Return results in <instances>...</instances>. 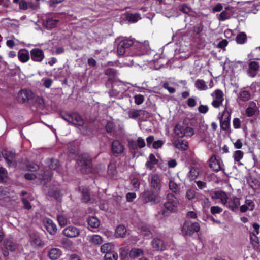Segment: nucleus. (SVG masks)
I'll return each instance as SVG.
<instances>
[{
    "instance_id": "46",
    "label": "nucleus",
    "mask_w": 260,
    "mask_h": 260,
    "mask_svg": "<svg viewBox=\"0 0 260 260\" xmlns=\"http://www.w3.org/2000/svg\"><path fill=\"white\" fill-rule=\"evenodd\" d=\"M196 87L199 90H206L207 86L203 80H197L195 83Z\"/></svg>"
},
{
    "instance_id": "64",
    "label": "nucleus",
    "mask_w": 260,
    "mask_h": 260,
    "mask_svg": "<svg viewBox=\"0 0 260 260\" xmlns=\"http://www.w3.org/2000/svg\"><path fill=\"white\" fill-rule=\"evenodd\" d=\"M19 5V8L21 9L26 10L28 8V4L25 0H21Z\"/></svg>"
},
{
    "instance_id": "2",
    "label": "nucleus",
    "mask_w": 260,
    "mask_h": 260,
    "mask_svg": "<svg viewBox=\"0 0 260 260\" xmlns=\"http://www.w3.org/2000/svg\"><path fill=\"white\" fill-rule=\"evenodd\" d=\"M37 168H38V166L35 164L27 165V169L31 170V172L30 173H26L25 178L30 180H33L37 178L39 180L44 181H48L51 179L52 173L50 170H47L44 171L42 173L37 174L32 171L36 170Z\"/></svg>"
},
{
    "instance_id": "40",
    "label": "nucleus",
    "mask_w": 260,
    "mask_h": 260,
    "mask_svg": "<svg viewBox=\"0 0 260 260\" xmlns=\"http://www.w3.org/2000/svg\"><path fill=\"white\" fill-rule=\"evenodd\" d=\"M126 20L132 23H135L141 19L140 15L138 13H128L126 16Z\"/></svg>"
},
{
    "instance_id": "56",
    "label": "nucleus",
    "mask_w": 260,
    "mask_h": 260,
    "mask_svg": "<svg viewBox=\"0 0 260 260\" xmlns=\"http://www.w3.org/2000/svg\"><path fill=\"white\" fill-rule=\"evenodd\" d=\"M134 99L135 103L137 105H140L143 102L144 100V98L143 95L137 94L135 95Z\"/></svg>"
},
{
    "instance_id": "5",
    "label": "nucleus",
    "mask_w": 260,
    "mask_h": 260,
    "mask_svg": "<svg viewBox=\"0 0 260 260\" xmlns=\"http://www.w3.org/2000/svg\"><path fill=\"white\" fill-rule=\"evenodd\" d=\"M174 132L175 135L179 138H182L184 136L190 137L194 133L192 128L183 123L176 124L174 128Z\"/></svg>"
},
{
    "instance_id": "28",
    "label": "nucleus",
    "mask_w": 260,
    "mask_h": 260,
    "mask_svg": "<svg viewBox=\"0 0 260 260\" xmlns=\"http://www.w3.org/2000/svg\"><path fill=\"white\" fill-rule=\"evenodd\" d=\"M18 58L22 62H26L30 59L29 52L27 50H20L18 52Z\"/></svg>"
},
{
    "instance_id": "14",
    "label": "nucleus",
    "mask_w": 260,
    "mask_h": 260,
    "mask_svg": "<svg viewBox=\"0 0 260 260\" xmlns=\"http://www.w3.org/2000/svg\"><path fill=\"white\" fill-rule=\"evenodd\" d=\"M80 231L78 228L73 226H69L63 231V235L68 237L75 238L80 235Z\"/></svg>"
},
{
    "instance_id": "59",
    "label": "nucleus",
    "mask_w": 260,
    "mask_h": 260,
    "mask_svg": "<svg viewBox=\"0 0 260 260\" xmlns=\"http://www.w3.org/2000/svg\"><path fill=\"white\" fill-rule=\"evenodd\" d=\"M137 148H142L145 147V142L144 140L142 137H139L137 141Z\"/></svg>"
},
{
    "instance_id": "62",
    "label": "nucleus",
    "mask_w": 260,
    "mask_h": 260,
    "mask_svg": "<svg viewBox=\"0 0 260 260\" xmlns=\"http://www.w3.org/2000/svg\"><path fill=\"white\" fill-rule=\"evenodd\" d=\"M233 126L235 128L238 129L241 127V121L238 118H235L233 121Z\"/></svg>"
},
{
    "instance_id": "23",
    "label": "nucleus",
    "mask_w": 260,
    "mask_h": 260,
    "mask_svg": "<svg viewBox=\"0 0 260 260\" xmlns=\"http://www.w3.org/2000/svg\"><path fill=\"white\" fill-rule=\"evenodd\" d=\"M44 222L46 230L50 234L53 235L56 233L57 228L52 220L46 218L44 220Z\"/></svg>"
},
{
    "instance_id": "63",
    "label": "nucleus",
    "mask_w": 260,
    "mask_h": 260,
    "mask_svg": "<svg viewBox=\"0 0 260 260\" xmlns=\"http://www.w3.org/2000/svg\"><path fill=\"white\" fill-rule=\"evenodd\" d=\"M228 44V42L226 40H222L220 41L217 45V47L221 49L224 48Z\"/></svg>"
},
{
    "instance_id": "8",
    "label": "nucleus",
    "mask_w": 260,
    "mask_h": 260,
    "mask_svg": "<svg viewBox=\"0 0 260 260\" xmlns=\"http://www.w3.org/2000/svg\"><path fill=\"white\" fill-rule=\"evenodd\" d=\"M199 230L200 225L198 223L191 222L189 221H186L182 228L183 232L187 235H191Z\"/></svg>"
},
{
    "instance_id": "32",
    "label": "nucleus",
    "mask_w": 260,
    "mask_h": 260,
    "mask_svg": "<svg viewBox=\"0 0 260 260\" xmlns=\"http://www.w3.org/2000/svg\"><path fill=\"white\" fill-rule=\"evenodd\" d=\"M114 245L111 243H107L102 245L101 247V251L105 255L113 251Z\"/></svg>"
},
{
    "instance_id": "52",
    "label": "nucleus",
    "mask_w": 260,
    "mask_h": 260,
    "mask_svg": "<svg viewBox=\"0 0 260 260\" xmlns=\"http://www.w3.org/2000/svg\"><path fill=\"white\" fill-rule=\"evenodd\" d=\"M169 188L175 193L178 191V186L174 181L170 180L169 184Z\"/></svg>"
},
{
    "instance_id": "11",
    "label": "nucleus",
    "mask_w": 260,
    "mask_h": 260,
    "mask_svg": "<svg viewBox=\"0 0 260 260\" xmlns=\"http://www.w3.org/2000/svg\"><path fill=\"white\" fill-rule=\"evenodd\" d=\"M214 99L212 101V106L215 108H218L224 101V94L223 91L220 89H216L214 92Z\"/></svg>"
},
{
    "instance_id": "6",
    "label": "nucleus",
    "mask_w": 260,
    "mask_h": 260,
    "mask_svg": "<svg viewBox=\"0 0 260 260\" xmlns=\"http://www.w3.org/2000/svg\"><path fill=\"white\" fill-rule=\"evenodd\" d=\"M162 177L158 174H153L149 176V183L151 188L154 191H159L161 188Z\"/></svg>"
},
{
    "instance_id": "9",
    "label": "nucleus",
    "mask_w": 260,
    "mask_h": 260,
    "mask_svg": "<svg viewBox=\"0 0 260 260\" xmlns=\"http://www.w3.org/2000/svg\"><path fill=\"white\" fill-rule=\"evenodd\" d=\"M142 198L145 203L152 202L156 204L159 201L158 191H145L142 194Z\"/></svg>"
},
{
    "instance_id": "45",
    "label": "nucleus",
    "mask_w": 260,
    "mask_h": 260,
    "mask_svg": "<svg viewBox=\"0 0 260 260\" xmlns=\"http://www.w3.org/2000/svg\"><path fill=\"white\" fill-rule=\"evenodd\" d=\"M5 248L7 250H9L11 252L15 251L18 248V246L16 244L13 242L8 241L5 244Z\"/></svg>"
},
{
    "instance_id": "17",
    "label": "nucleus",
    "mask_w": 260,
    "mask_h": 260,
    "mask_svg": "<svg viewBox=\"0 0 260 260\" xmlns=\"http://www.w3.org/2000/svg\"><path fill=\"white\" fill-rule=\"evenodd\" d=\"M248 66V74L249 76L252 78L255 77L260 68L259 62L256 61H251L249 63Z\"/></svg>"
},
{
    "instance_id": "13",
    "label": "nucleus",
    "mask_w": 260,
    "mask_h": 260,
    "mask_svg": "<svg viewBox=\"0 0 260 260\" xmlns=\"http://www.w3.org/2000/svg\"><path fill=\"white\" fill-rule=\"evenodd\" d=\"M30 58L36 62H41L44 58L43 51L39 48H34L30 51Z\"/></svg>"
},
{
    "instance_id": "27",
    "label": "nucleus",
    "mask_w": 260,
    "mask_h": 260,
    "mask_svg": "<svg viewBox=\"0 0 260 260\" xmlns=\"http://www.w3.org/2000/svg\"><path fill=\"white\" fill-rule=\"evenodd\" d=\"M250 242L254 249L257 250L259 249V239L256 234H255L254 233L251 232L250 233Z\"/></svg>"
},
{
    "instance_id": "16",
    "label": "nucleus",
    "mask_w": 260,
    "mask_h": 260,
    "mask_svg": "<svg viewBox=\"0 0 260 260\" xmlns=\"http://www.w3.org/2000/svg\"><path fill=\"white\" fill-rule=\"evenodd\" d=\"M34 98V94L31 91L23 89L19 92L18 100L22 103L29 101Z\"/></svg>"
},
{
    "instance_id": "49",
    "label": "nucleus",
    "mask_w": 260,
    "mask_h": 260,
    "mask_svg": "<svg viewBox=\"0 0 260 260\" xmlns=\"http://www.w3.org/2000/svg\"><path fill=\"white\" fill-rule=\"evenodd\" d=\"M139 114V119L142 121L146 120L150 116L148 112L143 110H140Z\"/></svg>"
},
{
    "instance_id": "51",
    "label": "nucleus",
    "mask_w": 260,
    "mask_h": 260,
    "mask_svg": "<svg viewBox=\"0 0 260 260\" xmlns=\"http://www.w3.org/2000/svg\"><path fill=\"white\" fill-rule=\"evenodd\" d=\"M57 220L59 225L61 226H64L67 224L68 220L62 215H58Z\"/></svg>"
},
{
    "instance_id": "55",
    "label": "nucleus",
    "mask_w": 260,
    "mask_h": 260,
    "mask_svg": "<svg viewBox=\"0 0 260 260\" xmlns=\"http://www.w3.org/2000/svg\"><path fill=\"white\" fill-rule=\"evenodd\" d=\"M42 81L43 85L46 88H49L52 84V80L48 78H43Z\"/></svg>"
},
{
    "instance_id": "4",
    "label": "nucleus",
    "mask_w": 260,
    "mask_h": 260,
    "mask_svg": "<svg viewBox=\"0 0 260 260\" xmlns=\"http://www.w3.org/2000/svg\"><path fill=\"white\" fill-rule=\"evenodd\" d=\"M61 117L70 124L77 126H82L84 121L81 116L77 113H63Z\"/></svg>"
},
{
    "instance_id": "31",
    "label": "nucleus",
    "mask_w": 260,
    "mask_h": 260,
    "mask_svg": "<svg viewBox=\"0 0 260 260\" xmlns=\"http://www.w3.org/2000/svg\"><path fill=\"white\" fill-rule=\"evenodd\" d=\"M61 255V251L58 248H52L48 252V256L53 260L57 259Z\"/></svg>"
},
{
    "instance_id": "44",
    "label": "nucleus",
    "mask_w": 260,
    "mask_h": 260,
    "mask_svg": "<svg viewBox=\"0 0 260 260\" xmlns=\"http://www.w3.org/2000/svg\"><path fill=\"white\" fill-rule=\"evenodd\" d=\"M49 167L51 170H57L58 173H60L59 170V162L57 159H52L49 164Z\"/></svg>"
},
{
    "instance_id": "29",
    "label": "nucleus",
    "mask_w": 260,
    "mask_h": 260,
    "mask_svg": "<svg viewBox=\"0 0 260 260\" xmlns=\"http://www.w3.org/2000/svg\"><path fill=\"white\" fill-rule=\"evenodd\" d=\"M174 146L179 149L186 150L188 147V143L182 140H177L173 142Z\"/></svg>"
},
{
    "instance_id": "7",
    "label": "nucleus",
    "mask_w": 260,
    "mask_h": 260,
    "mask_svg": "<svg viewBox=\"0 0 260 260\" xmlns=\"http://www.w3.org/2000/svg\"><path fill=\"white\" fill-rule=\"evenodd\" d=\"M134 44V41L133 39H123L119 42L117 51L118 55H123L125 54L126 50Z\"/></svg>"
},
{
    "instance_id": "25",
    "label": "nucleus",
    "mask_w": 260,
    "mask_h": 260,
    "mask_svg": "<svg viewBox=\"0 0 260 260\" xmlns=\"http://www.w3.org/2000/svg\"><path fill=\"white\" fill-rule=\"evenodd\" d=\"M79 165L82 169H89L91 165L90 158L87 155H83L79 162Z\"/></svg>"
},
{
    "instance_id": "57",
    "label": "nucleus",
    "mask_w": 260,
    "mask_h": 260,
    "mask_svg": "<svg viewBox=\"0 0 260 260\" xmlns=\"http://www.w3.org/2000/svg\"><path fill=\"white\" fill-rule=\"evenodd\" d=\"M35 101L39 108L43 109L44 108L45 103L44 100L42 98L38 96L36 98Z\"/></svg>"
},
{
    "instance_id": "35",
    "label": "nucleus",
    "mask_w": 260,
    "mask_h": 260,
    "mask_svg": "<svg viewBox=\"0 0 260 260\" xmlns=\"http://www.w3.org/2000/svg\"><path fill=\"white\" fill-rule=\"evenodd\" d=\"M247 40V37L244 32L239 33L236 37V41L237 44H244Z\"/></svg>"
},
{
    "instance_id": "41",
    "label": "nucleus",
    "mask_w": 260,
    "mask_h": 260,
    "mask_svg": "<svg viewBox=\"0 0 260 260\" xmlns=\"http://www.w3.org/2000/svg\"><path fill=\"white\" fill-rule=\"evenodd\" d=\"M199 174V170L197 167H191L190 168L189 172V177L190 179L193 180L196 179Z\"/></svg>"
},
{
    "instance_id": "24",
    "label": "nucleus",
    "mask_w": 260,
    "mask_h": 260,
    "mask_svg": "<svg viewBox=\"0 0 260 260\" xmlns=\"http://www.w3.org/2000/svg\"><path fill=\"white\" fill-rule=\"evenodd\" d=\"M151 245L155 250H164L166 249L164 242L159 238L154 239L151 242Z\"/></svg>"
},
{
    "instance_id": "36",
    "label": "nucleus",
    "mask_w": 260,
    "mask_h": 260,
    "mask_svg": "<svg viewBox=\"0 0 260 260\" xmlns=\"http://www.w3.org/2000/svg\"><path fill=\"white\" fill-rule=\"evenodd\" d=\"M126 233V229L123 225H120L117 227L115 234L117 237H124Z\"/></svg>"
},
{
    "instance_id": "33",
    "label": "nucleus",
    "mask_w": 260,
    "mask_h": 260,
    "mask_svg": "<svg viewBox=\"0 0 260 260\" xmlns=\"http://www.w3.org/2000/svg\"><path fill=\"white\" fill-rule=\"evenodd\" d=\"M158 162V160L155 158V156L153 154H150L149 156V160L146 164L147 168L150 170H152L155 165Z\"/></svg>"
},
{
    "instance_id": "30",
    "label": "nucleus",
    "mask_w": 260,
    "mask_h": 260,
    "mask_svg": "<svg viewBox=\"0 0 260 260\" xmlns=\"http://www.w3.org/2000/svg\"><path fill=\"white\" fill-rule=\"evenodd\" d=\"M251 98V94L249 91L243 90L238 94V100L242 102H246Z\"/></svg>"
},
{
    "instance_id": "61",
    "label": "nucleus",
    "mask_w": 260,
    "mask_h": 260,
    "mask_svg": "<svg viewBox=\"0 0 260 260\" xmlns=\"http://www.w3.org/2000/svg\"><path fill=\"white\" fill-rule=\"evenodd\" d=\"M131 184L133 187L136 189H138L140 185L139 180L138 178H134L131 181Z\"/></svg>"
},
{
    "instance_id": "53",
    "label": "nucleus",
    "mask_w": 260,
    "mask_h": 260,
    "mask_svg": "<svg viewBox=\"0 0 260 260\" xmlns=\"http://www.w3.org/2000/svg\"><path fill=\"white\" fill-rule=\"evenodd\" d=\"M141 234L146 237L149 238L151 237V231L146 227L142 226L141 229Z\"/></svg>"
},
{
    "instance_id": "21",
    "label": "nucleus",
    "mask_w": 260,
    "mask_h": 260,
    "mask_svg": "<svg viewBox=\"0 0 260 260\" xmlns=\"http://www.w3.org/2000/svg\"><path fill=\"white\" fill-rule=\"evenodd\" d=\"M30 242L31 245L35 248L41 247L44 245L39 236L36 233L30 235Z\"/></svg>"
},
{
    "instance_id": "58",
    "label": "nucleus",
    "mask_w": 260,
    "mask_h": 260,
    "mask_svg": "<svg viewBox=\"0 0 260 260\" xmlns=\"http://www.w3.org/2000/svg\"><path fill=\"white\" fill-rule=\"evenodd\" d=\"M245 204L247 205L250 211H253L255 208L254 203L251 200H246Z\"/></svg>"
},
{
    "instance_id": "34",
    "label": "nucleus",
    "mask_w": 260,
    "mask_h": 260,
    "mask_svg": "<svg viewBox=\"0 0 260 260\" xmlns=\"http://www.w3.org/2000/svg\"><path fill=\"white\" fill-rule=\"evenodd\" d=\"M88 224L92 228H98L100 226V220L95 216H91L88 218Z\"/></svg>"
},
{
    "instance_id": "19",
    "label": "nucleus",
    "mask_w": 260,
    "mask_h": 260,
    "mask_svg": "<svg viewBox=\"0 0 260 260\" xmlns=\"http://www.w3.org/2000/svg\"><path fill=\"white\" fill-rule=\"evenodd\" d=\"M226 206L228 208L233 212H236L239 208L240 203V199L236 196L231 198L230 200L227 201Z\"/></svg>"
},
{
    "instance_id": "37",
    "label": "nucleus",
    "mask_w": 260,
    "mask_h": 260,
    "mask_svg": "<svg viewBox=\"0 0 260 260\" xmlns=\"http://www.w3.org/2000/svg\"><path fill=\"white\" fill-rule=\"evenodd\" d=\"M203 208L204 212L208 216L210 211L211 212V208L210 207V202L207 198H205L202 202Z\"/></svg>"
},
{
    "instance_id": "47",
    "label": "nucleus",
    "mask_w": 260,
    "mask_h": 260,
    "mask_svg": "<svg viewBox=\"0 0 260 260\" xmlns=\"http://www.w3.org/2000/svg\"><path fill=\"white\" fill-rule=\"evenodd\" d=\"M105 260H117L118 254L114 250L105 255Z\"/></svg>"
},
{
    "instance_id": "12",
    "label": "nucleus",
    "mask_w": 260,
    "mask_h": 260,
    "mask_svg": "<svg viewBox=\"0 0 260 260\" xmlns=\"http://www.w3.org/2000/svg\"><path fill=\"white\" fill-rule=\"evenodd\" d=\"M2 156L5 158L9 166L15 165V162L14 159L15 157V152L13 150L10 149H6L4 152H2Z\"/></svg>"
},
{
    "instance_id": "42",
    "label": "nucleus",
    "mask_w": 260,
    "mask_h": 260,
    "mask_svg": "<svg viewBox=\"0 0 260 260\" xmlns=\"http://www.w3.org/2000/svg\"><path fill=\"white\" fill-rule=\"evenodd\" d=\"M218 20L220 21H223L228 19L230 17V14L226 11H222L220 14H216Z\"/></svg>"
},
{
    "instance_id": "54",
    "label": "nucleus",
    "mask_w": 260,
    "mask_h": 260,
    "mask_svg": "<svg viewBox=\"0 0 260 260\" xmlns=\"http://www.w3.org/2000/svg\"><path fill=\"white\" fill-rule=\"evenodd\" d=\"M7 170L3 167H0V182H3L7 177Z\"/></svg>"
},
{
    "instance_id": "15",
    "label": "nucleus",
    "mask_w": 260,
    "mask_h": 260,
    "mask_svg": "<svg viewBox=\"0 0 260 260\" xmlns=\"http://www.w3.org/2000/svg\"><path fill=\"white\" fill-rule=\"evenodd\" d=\"M230 113L224 110L220 120V127L222 129L226 131L229 129L230 124Z\"/></svg>"
},
{
    "instance_id": "43",
    "label": "nucleus",
    "mask_w": 260,
    "mask_h": 260,
    "mask_svg": "<svg viewBox=\"0 0 260 260\" xmlns=\"http://www.w3.org/2000/svg\"><path fill=\"white\" fill-rule=\"evenodd\" d=\"M140 110L131 109L128 111V116L129 118L134 119H139L140 115Z\"/></svg>"
},
{
    "instance_id": "50",
    "label": "nucleus",
    "mask_w": 260,
    "mask_h": 260,
    "mask_svg": "<svg viewBox=\"0 0 260 260\" xmlns=\"http://www.w3.org/2000/svg\"><path fill=\"white\" fill-rule=\"evenodd\" d=\"M82 200L84 202H87L90 200V195L86 188H83L82 190Z\"/></svg>"
},
{
    "instance_id": "1",
    "label": "nucleus",
    "mask_w": 260,
    "mask_h": 260,
    "mask_svg": "<svg viewBox=\"0 0 260 260\" xmlns=\"http://www.w3.org/2000/svg\"><path fill=\"white\" fill-rule=\"evenodd\" d=\"M179 205V202L178 199L171 193H169L167 195L166 201L165 202L164 206L166 210H162L159 212V214H161L164 216L167 217L169 215L170 213H175L177 211Z\"/></svg>"
},
{
    "instance_id": "48",
    "label": "nucleus",
    "mask_w": 260,
    "mask_h": 260,
    "mask_svg": "<svg viewBox=\"0 0 260 260\" xmlns=\"http://www.w3.org/2000/svg\"><path fill=\"white\" fill-rule=\"evenodd\" d=\"M244 153L241 150H236L234 154V159L235 161L239 162L243 157Z\"/></svg>"
},
{
    "instance_id": "26",
    "label": "nucleus",
    "mask_w": 260,
    "mask_h": 260,
    "mask_svg": "<svg viewBox=\"0 0 260 260\" xmlns=\"http://www.w3.org/2000/svg\"><path fill=\"white\" fill-rule=\"evenodd\" d=\"M87 240L90 244L93 245H99L103 243V239L99 235H88Z\"/></svg>"
},
{
    "instance_id": "10",
    "label": "nucleus",
    "mask_w": 260,
    "mask_h": 260,
    "mask_svg": "<svg viewBox=\"0 0 260 260\" xmlns=\"http://www.w3.org/2000/svg\"><path fill=\"white\" fill-rule=\"evenodd\" d=\"M124 150V145L118 140H114L111 144V152L114 156H118Z\"/></svg>"
},
{
    "instance_id": "22",
    "label": "nucleus",
    "mask_w": 260,
    "mask_h": 260,
    "mask_svg": "<svg viewBox=\"0 0 260 260\" xmlns=\"http://www.w3.org/2000/svg\"><path fill=\"white\" fill-rule=\"evenodd\" d=\"M58 22L59 19L56 17H48L44 21V24L47 28L52 29L57 26Z\"/></svg>"
},
{
    "instance_id": "3",
    "label": "nucleus",
    "mask_w": 260,
    "mask_h": 260,
    "mask_svg": "<svg viewBox=\"0 0 260 260\" xmlns=\"http://www.w3.org/2000/svg\"><path fill=\"white\" fill-rule=\"evenodd\" d=\"M134 49L131 52V56H140L147 53L150 49L149 43L148 41L141 42L134 41Z\"/></svg>"
},
{
    "instance_id": "39",
    "label": "nucleus",
    "mask_w": 260,
    "mask_h": 260,
    "mask_svg": "<svg viewBox=\"0 0 260 260\" xmlns=\"http://www.w3.org/2000/svg\"><path fill=\"white\" fill-rule=\"evenodd\" d=\"M143 251L142 249L133 248L130 251L129 253V256L132 258H135L143 255Z\"/></svg>"
},
{
    "instance_id": "18",
    "label": "nucleus",
    "mask_w": 260,
    "mask_h": 260,
    "mask_svg": "<svg viewBox=\"0 0 260 260\" xmlns=\"http://www.w3.org/2000/svg\"><path fill=\"white\" fill-rule=\"evenodd\" d=\"M222 159L220 158H217L215 155L212 154V170L215 172L222 171L224 173Z\"/></svg>"
},
{
    "instance_id": "60",
    "label": "nucleus",
    "mask_w": 260,
    "mask_h": 260,
    "mask_svg": "<svg viewBox=\"0 0 260 260\" xmlns=\"http://www.w3.org/2000/svg\"><path fill=\"white\" fill-rule=\"evenodd\" d=\"M164 144V142L163 141L157 140L153 142L152 146L154 149H158L160 148Z\"/></svg>"
},
{
    "instance_id": "20",
    "label": "nucleus",
    "mask_w": 260,
    "mask_h": 260,
    "mask_svg": "<svg viewBox=\"0 0 260 260\" xmlns=\"http://www.w3.org/2000/svg\"><path fill=\"white\" fill-rule=\"evenodd\" d=\"M219 199L220 202L222 205H225L228 200V196L223 191H216L214 192V195H212V199Z\"/></svg>"
},
{
    "instance_id": "38",
    "label": "nucleus",
    "mask_w": 260,
    "mask_h": 260,
    "mask_svg": "<svg viewBox=\"0 0 260 260\" xmlns=\"http://www.w3.org/2000/svg\"><path fill=\"white\" fill-rule=\"evenodd\" d=\"M252 103L255 106V107L253 108L251 106H248L245 110L246 115L248 117L253 116L257 110L255 103L253 102Z\"/></svg>"
}]
</instances>
